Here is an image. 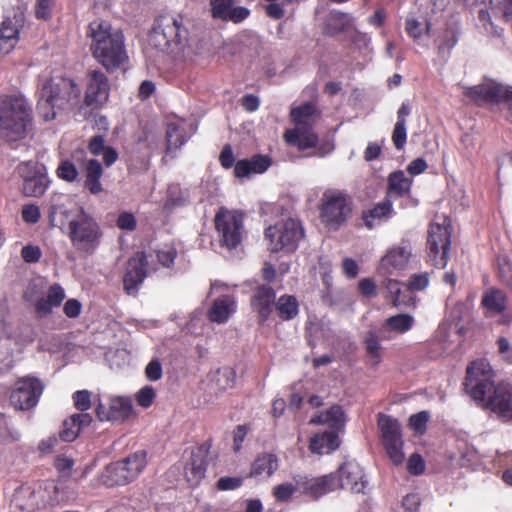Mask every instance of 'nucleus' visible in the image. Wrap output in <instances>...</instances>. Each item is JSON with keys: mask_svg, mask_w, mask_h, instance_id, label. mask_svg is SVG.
<instances>
[{"mask_svg": "<svg viewBox=\"0 0 512 512\" xmlns=\"http://www.w3.org/2000/svg\"><path fill=\"white\" fill-rule=\"evenodd\" d=\"M499 277L503 283L512 287V263L507 258H498Z\"/></svg>", "mask_w": 512, "mask_h": 512, "instance_id": "58", "label": "nucleus"}, {"mask_svg": "<svg viewBox=\"0 0 512 512\" xmlns=\"http://www.w3.org/2000/svg\"><path fill=\"white\" fill-rule=\"evenodd\" d=\"M271 165L272 159L270 156L255 154L249 159L238 160L234 167V175L237 178H245L252 174H262Z\"/></svg>", "mask_w": 512, "mask_h": 512, "instance_id": "25", "label": "nucleus"}, {"mask_svg": "<svg viewBox=\"0 0 512 512\" xmlns=\"http://www.w3.org/2000/svg\"><path fill=\"white\" fill-rule=\"evenodd\" d=\"M10 506L14 511L32 512L37 506L34 491L29 486L18 487L12 495Z\"/></svg>", "mask_w": 512, "mask_h": 512, "instance_id": "34", "label": "nucleus"}, {"mask_svg": "<svg viewBox=\"0 0 512 512\" xmlns=\"http://www.w3.org/2000/svg\"><path fill=\"white\" fill-rule=\"evenodd\" d=\"M53 4V0H37L35 5L36 18L48 20L52 15Z\"/></svg>", "mask_w": 512, "mask_h": 512, "instance_id": "63", "label": "nucleus"}, {"mask_svg": "<svg viewBox=\"0 0 512 512\" xmlns=\"http://www.w3.org/2000/svg\"><path fill=\"white\" fill-rule=\"evenodd\" d=\"M80 431V428L75 423L74 425H71L69 423L68 418L63 422L62 429L59 433V437L61 440L65 442H72L78 437Z\"/></svg>", "mask_w": 512, "mask_h": 512, "instance_id": "60", "label": "nucleus"}, {"mask_svg": "<svg viewBox=\"0 0 512 512\" xmlns=\"http://www.w3.org/2000/svg\"><path fill=\"white\" fill-rule=\"evenodd\" d=\"M481 304L488 313L500 314L506 310L507 297L503 291L492 288L483 294Z\"/></svg>", "mask_w": 512, "mask_h": 512, "instance_id": "40", "label": "nucleus"}, {"mask_svg": "<svg viewBox=\"0 0 512 512\" xmlns=\"http://www.w3.org/2000/svg\"><path fill=\"white\" fill-rule=\"evenodd\" d=\"M38 90L37 110L45 121L55 119L58 112L74 109L81 97L80 86L62 75L40 79Z\"/></svg>", "mask_w": 512, "mask_h": 512, "instance_id": "3", "label": "nucleus"}, {"mask_svg": "<svg viewBox=\"0 0 512 512\" xmlns=\"http://www.w3.org/2000/svg\"><path fill=\"white\" fill-rule=\"evenodd\" d=\"M87 149L95 157L102 155L106 167L112 166L119 158L116 149L106 145L104 135L92 136L88 141Z\"/></svg>", "mask_w": 512, "mask_h": 512, "instance_id": "29", "label": "nucleus"}, {"mask_svg": "<svg viewBox=\"0 0 512 512\" xmlns=\"http://www.w3.org/2000/svg\"><path fill=\"white\" fill-rule=\"evenodd\" d=\"M305 237L304 224L295 217L282 218L264 230V238L271 253H294Z\"/></svg>", "mask_w": 512, "mask_h": 512, "instance_id": "7", "label": "nucleus"}, {"mask_svg": "<svg viewBox=\"0 0 512 512\" xmlns=\"http://www.w3.org/2000/svg\"><path fill=\"white\" fill-rule=\"evenodd\" d=\"M411 256V250L407 247L397 246L390 249L381 260L383 268L404 269Z\"/></svg>", "mask_w": 512, "mask_h": 512, "instance_id": "39", "label": "nucleus"}, {"mask_svg": "<svg viewBox=\"0 0 512 512\" xmlns=\"http://www.w3.org/2000/svg\"><path fill=\"white\" fill-rule=\"evenodd\" d=\"M167 151L180 148L186 142L185 130L175 123H169L166 130Z\"/></svg>", "mask_w": 512, "mask_h": 512, "instance_id": "47", "label": "nucleus"}, {"mask_svg": "<svg viewBox=\"0 0 512 512\" xmlns=\"http://www.w3.org/2000/svg\"><path fill=\"white\" fill-rule=\"evenodd\" d=\"M378 427L381 433L382 444L395 465L403 463V440L401 425L399 421L389 415L380 413L378 415Z\"/></svg>", "mask_w": 512, "mask_h": 512, "instance_id": "13", "label": "nucleus"}, {"mask_svg": "<svg viewBox=\"0 0 512 512\" xmlns=\"http://www.w3.org/2000/svg\"><path fill=\"white\" fill-rule=\"evenodd\" d=\"M57 176L67 182H73L78 178L79 172L76 166L69 160L62 161L57 168Z\"/></svg>", "mask_w": 512, "mask_h": 512, "instance_id": "53", "label": "nucleus"}, {"mask_svg": "<svg viewBox=\"0 0 512 512\" xmlns=\"http://www.w3.org/2000/svg\"><path fill=\"white\" fill-rule=\"evenodd\" d=\"M72 200L64 194H54L50 198L48 219L50 226L57 227L60 230L68 229L71 220L76 214H73L71 208Z\"/></svg>", "mask_w": 512, "mask_h": 512, "instance_id": "20", "label": "nucleus"}, {"mask_svg": "<svg viewBox=\"0 0 512 512\" xmlns=\"http://www.w3.org/2000/svg\"><path fill=\"white\" fill-rule=\"evenodd\" d=\"M245 214L240 210H229L220 207L214 218L219 243L229 250L238 247L244 235Z\"/></svg>", "mask_w": 512, "mask_h": 512, "instance_id": "10", "label": "nucleus"}, {"mask_svg": "<svg viewBox=\"0 0 512 512\" xmlns=\"http://www.w3.org/2000/svg\"><path fill=\"white\" fill-rule=\"evenodd\" d=\"M149 270L155 271L157 268L149 266L148 256L144 251H137L130 257L123 276V289L125 293L136 296Z\"/></svg>", "mask_w": 512, "mask_h": 512, "instance_id": "16", "label": "nucleus"}, {"mask_svg": "<svg viewBox=\"0 0 512 512\" xmlns=\"http://www.w3.org/2000/svg\"><path fill=\"white\" fill-rule=\"evenodd\" d=\"M334 473L339 483L337 489H348L353 493L364 492L367 481L364 471L358 463L346 461Z\"/></svg>", "mask_w": 512, "mask_h": 512, "instance_id": "19", "label": "nucleus"}, {"mask_svg": "<svg viewBox=\"0 0 512 512\" xmlns=\"http://www.w3.org/2000/svg\"><path fill=\"white\" fill-rule=\"evenodd\" d=\"M452 228L450 224L431 223L427 235L428 261L436 268H445L451 246Z\"/></svg>", "mask_w": 512, "mask_h": 512, "instance_id": "11", "label": "nucleus"}, {"mask_svg": "<svg viewBox=\"0 0 512 512\" xmlns=\"http://www.w3.org/2000/svg\"><path fill=\"white\" fill-rule=\"evenodd\" d=\"M65 297L63 287L58 283H54L48 288L47 295L35 302V312L38 316L45 317L52 313L53 308L59 307Z\"/></svg>", "mask_w": 512, "mask_h": 512, "instance_id": "27", "label": "nucleus"}, {"mask_svg": "<svg viewBox=\"0 0 512 512\" xmlns=\"http://www.w3.org/2000/svg\"><path fill=\"white\" fill-rule=\"evenodd\" d=\"M432 24L429 20L419 21L414 17L405 20V31L413 40H419L424 35H429Z\"/></svg>", "mask_w": 512, "mask_h": 512, "instance_id": "45", "label": "nucleus"}, {"mask_svg": "<svg viewBox=\"0 0 512 512\" xmlns=\"http://www.w3.org/2000/svg\"><path fill=\"white\" fill-rule=\"evenodd\" d=\"M412 180L407 178L402 170L392 172L388 177V188L385 197L399 198L409 194Z\"/></svg>", "mask_w": 512, "mask_h": 512, "instance_id": "38", "label": "nucleus"}, {"mask_svg": "<svg viewBox=\"0 0 512 512\" xmlns=\"http://www.w3.org/2000/svg\"><path fill=\"white\" fill-rule=\"evenodd\" d=\"M189 31L183 16L164 14L159 16L148 36L151 46L162 52L180 51L188 41Z\"/></svg>", "mask_w": 512, "mask_h": 512, "instance_id": "6", "label": "nucleus"}, {"mask_svg": "<svg viewBox=\"0 0 512 512\" xmlns=\"http://www.w3.org/2000/svg\"><path fill=\"white\" fill-rule=\"evenodd\" d=\"M33 128V109L21 95L0 97V137L7 142L25 139Z\"/></svg>", "mask_w": 512, "mask_h": 512, "instance_id": "4", "label": "nucleus"}, {"mask_svg": "<svg viewBox=\"0 0 512 512\" xmlns=\"http://www.w3.org/2000/svg\"><path fill=\"white\" fill-rule=\"evenodd\" d=\"M429 417L427 411H420L410 416L408 425L416 434L422 435L426 431Z\"/></svg>", "mask_w": 512, "mask_h": 512, "instance_id": "51", "label": "nucleus"}, {"mask_svg": "<svg viewBox=\"0 0 512 512\" xmlns=\"http://www.w3.org/2000/svg\"><path fill=\"white\" fill-rule=\"evenodd\" d=\"M19 40V25L6 18L0 26V53L7 54L14 49Z\"/></svg>", "mask_w": 512, "mask_h": 512, "instance_id": "33", "label": "nucleus"}, {"mask_svg": "<svg viewBox=\"0 0 512 512\" xmlns=\"http://www.w3.org/2000/svg\"><path fill=\"white\" fill-rule=\"evenodd\" d=\"M155 399V391L151 386H144L141 388L137 395V404L143 408H149Z\"/></svg>", "mask_w": 512, "mask_h": 512, "instance_id": "59", "label": "nucleus"}, {"mask_svg": "<svg viewBox=\"0 0 512 512\" xmlns=\"http://www.w3.org/2000/svg\"><path fill=\"white\" fill-rule=\"evenodd\" d=\"M494 378L486 359L474 360L466 368L463 389L481 408L512 419V386L504 382L495 384Z\"/></svg>", "mask_w": 512, "mask_h": 512, "instance_id": "1", "label": "nucleus"}, {"mask_svg": "<svg viewBox=\"0 0 512 512\" xmlns=\"http://www.w3.org/2000/svg\"><path fill=\"white\" fill-rule=\"evenodd\" d=\"M278 458L272 453H262L252 463L249 476H259L266 474L268 477L272 476L278 469Z\"/></svg>", "mask_w": 512, "mask_h": 512, "instance_id": "41", "label": "nucleus"}, {"mask_svg": "<svg viewBox=\"0 0 512 512\" xmlns=\"http://www.w3.org/2000/svg\"><path fill=\"white\" fill-rule=\"evenodd\" d=\"M299 493L316 501L322 496L337 490L339 485L335 473L319 477L297 476Z\"/></svg>", "mask_w": 512, "mask_h": 512, "instance_id": "18", "label": "nucleus"}, {"mask_svg": "<svg viewBox=\"0 0 512 512\" xmlns=\"http://www.w3.org/2000/svg\"><path fill=\"white\" fill-rule=\"evenodd\" d=\"M42 255L41 249L38 246L26 245L21 250V257L26 263H36L40 260Z\"/></svg>", "mask_w": 512, "mask_h": 512, "instance_id": "64", "label": "nucleus"}, {"mask_svg": "<svg viewBox=\"0 0 512 512\" xmlns=\"http://www.w3.org/2000/svg\"><path fill=\"white\" fill-rule=\"evenodd\" d=\"M67 235L76 250L92 254L100 245L103 232L98 222L79 207L70 222Z\"/></svg>", "mask_w": 512, "mask_h": 512, "instance_id": "8", "label": "nucleus"}, {"mask_svg": "<svg viewBox=\"0 0 512 512\" xmlns=\"http://www.w3.org/2000/svg\"><path fill=\"white\" fill-rule=\"evenodd\" d=\"M233 3L234 0H210L212 18L237 24L249 17V9L243 6L233 7Z\"/></svg>", "mask_w": 512, "mask_h": 512, "instance_id": "22", "label": "nucleus"}, {"mask_svg": "<svg viewBox=\"0 0 512 512\" xmlns=\"http://www.w3.org/2000/svg\"><path fill=\"white\" fill-rule=\"evenodd\" d=\"M75 408L85 412L91 408V393L88 390H78L72 394Z\"/></svg>", "mask_w": 512, "mask_h": 512, "instance_id": "54", "label": "nucleus"}, {"mask_svg": "<svg viewBox=\"0 0 512 512\" xmlns=\"http://www.w3.org/2000/svg\"><path fill=\"white\" fill-rule=\"evenodd\" d=\"M296 492H299L298 478L294 477V482H286L275 486L272 494L277 502H286L290 500L292 495Z\"/></svg>", "mask_w": 512, "mask_h": 512, "instance_id": "48", "label": "nucleus"}, {"mask_svg": "<svg viewBox=\"0 0 512 512\" xmlns=\"http://www.w3.org/2000/svg\"><path fill=\"white\" fill-rule=\"evenodd\" d=\"M82 171L84 174V188L94 195L101 193L103 190L101 178L104 173L102 164L96 158L85 160Z\"/></svg>", "mask_w": 512, "mask_h": 512, "instance_id": "26", "label": "nucleus"}, {"mask_svg": "<svg viewBox=\"0 0 512 512\" xmlns=\"http://www.w3.org/2000/svg\"><path fill=\"white\" fill-rule=\"evenodd\" d=\"M87 36L91 39L92 56L108 72L118 70L128 60L124 35L109 21L93 20L88 26Z\"/></svg>", "mask_w": 512, "mask_h": 512, "instance_id": "2", "label": "nucleus"}, {"mask_svg": "<svg viewBox=\"0 0 512 512\" xmlns=\"http://www.w3.org/2000/svg\"><path fill=\"white\" fill-rule=\"evenodd\" d=\"M188 203L187 197L184 195L179 184H171L167 189V197L163 205V209L171 213L177 208L186 206Z\"/></svg>", "mask_w": 512, "mask_h": 512, "instance_id": "44", "label": "nucleus"}, {"mask_svg": "<svg viewBox=\"0 0 512 512\" xmlns=\"http://www.w3.org/2000/svg\"><path fill=\"white\" fill-rule=\"evenodd\" d=\"M464 96L477 106H483L484 104H506V118L512 123V90L503 89L497 83H483L467 87L464 91Z\"/></svg>", "mask_w": 512, "mask_h": 512, "instance_id": "12", "label": "nucleus"}, {"mask_svg": "<svg viewBox=\"0 0 512 512\" xmlns=\"http://www.w3.org/2000/svg\"><path fill=\"white\" fill-rule=\"evenodd\" d=\"M17 169L23 179V194L27 197H41L49 186L46 167L36 161H26L20 163Z\"/></svg>", "mask_w": 512, "mask_h": 512, "instance_id": "14", "label": "nucleus"}, {"mask_svg": "<svg viewBox=\"0 0 512 512\" xmlns=\"http://www.w3.org/2000/svg\"><path fill=\"white\" fill-rule=\"evenodd\" d=\"M363 346L365 349V363L371 368H378L382 362V346L380 338L375 331H368L363 337Z\"/></svg>", "mask_w": 512, "mask_h": 512, "instance_id": "30", "label": "nucleus"}, {"mask_svg": "<svg viewBox=\"0 0 512 512\" xmlns=\"http://www.w3.org/2000/svg\"><path fill=\"white\" fill-rule=\"evenodd\" d=\"M147 453L144 450L136 451L133 454H130L126 458L117 461L123 470L130 482L134 481L138 476L142 473L144 468L147 465Z\"/></svg>", "mask_w": 512, "mask_h": 512, "instance_id": "35", "label": "nucleus"}, {"mask_svg": "<svg viewBox=\"0 0 512 512\" xmlns=\"http://www.w3.org/2000/svg\"><path fill=\"white\" fill-rule=\"evenodd\" d=\"M236 302L230 295L217 298L208 312L209 320L215 323H224L235 312Z\"/></svg>", "mask_w": 512, "mask_h": 512, "instance_id": "31", "label": "nucleus"}, {"mask_svg": "<svg viewBox=\"0 0 512 512\" xmlns=\"http://www.w3.org/2000/svg\"><path fill=\"white\" fill-rule=\"evenodd\" d=\"M413 323L414 318L411 315L397 314L387 318L383 327L402 334L409 331L412 328Z\"/></svg>", "mask_w": 512, "mask_h": 512, "instance_id": "46", "label": "nucleus"}, {"mask_svg": "<svg viewBox=\"0 0 512 512\" xmlns=\"http://www.w3.org/2000/svg\"><path fill=\"white\" fill-rule=\"evenodd\" d=\"M73 466L74 461L65 456H57L54 460V467L58 471L59 476L65 480L70 477Z\"/></svg>", "mask_w": 512, "mask_h": 512, "instance_id": "55", "label": "nucleus"}, {"mask_svg": "<svg viewBox=\"0 0 512 512\" xmlns=\"http://www.w3.org/2000/svg\"><path fill=\"white\" fill-rule=\"evenodd\" d=\"M208 450L199 447L192 451L189 461L184 467V473L187 481L193 485H198L205 477L208 466Z\"/></svg>", "mask_w": 512, "mask_h": 512, "instance_id": "23", "label": "nucleus"}, {"mask_svg": "<svg viewBox=\"0 0 512 512\" xmlns=\"http://www.w3.org/2000/svg\"><path fill=\"white\" fill-rule=\"evenodd\" d=\"M22 219L25 223L35 224L40 220L41 213L37 205H24L21 211Z\"/></svg>", "mask_w": 512, "mask_h": 512, "instance_id": "61", "label": "nucleus"}, {"mask_svg": "<svg viewBox=\"0 0 512 512\" xmlns=\"http://www.w3.org/2000/svg\"><path fill=\"white\" fill-rule=\"evenodd\" d=\"M243 484L242 477H221L216 483V488L220 491L235 490Z\"/></svg>", "mask_w": 512, "mask_h": 512, "instance_id": "62", "label": "nucleus"}, {"mask_svg": "<svg viewBox=\"0 0 512 512\" xmlns=\"http://www.w3.org/2000/svg\"><path fill=\"white\" fill-rule=\"evenodd\" d=\"M274 311L281 321L293 320L299 314V301L294 295L283 294L276 298Z\"/></svg>", "mask_w": 512, "mask_h": 512, "instance_id": "36", "label": "nucleus"}, {"mask_svg": "<svg viewBox=\"0 0 512 512\" xmlns=\"http://www.w3.org/2000/svg\"><path fill=\"white\" fill-rule=\"evenodd\" d=\"M401 286L402 283L395 279H387L385 282V287L395 307L408 306L413 302V297L407 292V288L405 287V290H402Z\"/></svg>", "mask_w": 512, "mask_h": 512, "instance_id": "42", "label": "nucleus"}, {"mask_svg": "<svg viewBox=\"0 0 512 512\" xmlns=\"http://www.w3.org/2000/svg\"><path fill=\"white\" fill-rule=\"evenodd\" d=\"M320 117V112L313 102H305L290 111L291 121L295 127L284 133L285 141L292 146H296L300 151L314 148L318 144V135L314 132Z\"/></svg>", "mask_w": 512, "mask_h": 512, "instance_id": "5", "label": "nucleus"}, {"mask_svg": "<svg viewBox=\"0 0 512 512\" xmlns=\"http://www.w3.org/2000/svg\"><path fill=\"white\" fill-rule=\"evenodd\" d=\"M177 257V251L175 248L170 247L165 250L156 251V258L158 263L165 268H170L174 265Z\"/></svg>", "mask_w": 512, "mask_h": 512, "instance_id": "57", "label": "nucleus"}, {"mask_svg": "<svg viewBox=\"0 0 512 512\" xmlns=\"http://www.w3.org/2000/svg\"><path fill=\"white\" fill-rule=\"evenodd\" d=\"M43 389L42 382L36 377L20 378L10 393V403L15 409L29 410L37 405Z\"/></svg>", "mask_w": 512, "mask_h": 512, "instance_id": "15", "label": "nucleus"}, {"mask_svg": "<svg viewBox=\"0 0 512 512\" xmlns=\"http://www.w3.org/2000/svg\"><path fill=\"white\" fill-rule=\"evenodd\" d=\"M395 215L393 202L390 197L375 204L372 208L362 211L361 218L367 229L372 230L383 221H388Z\"/></svg>", "mask_w": 512, "mask_h": 512, "instance_id": "24", "label": "nucleus"}, {"mask_svg": "<svg viewBox=\"0 0 512 512\" xmlns=\"http://www.w3.org/2000/svg\"><path fill=\"white\" fill-rule=\"evenodd\" d=\"M311 424L328 425L331 431H339L345 424V413L340 405H333L310 420Z\"/></svg>", "mask_w": 512, "mask_h": 512, "instance_id": "32", "label": "nucleus"}, {"mask_svg": "<svg viewBox=\"0 0 512 512\" xmlns=\"http://www.w3.org/2000/svg\"><path fill=\"white\" fill-rule=\"evenodd\" d=\"M109 80L100 70H93L88 74V83L84 102L87 106H101L109 97Z\"/></svg>", "mask_w": 512, "mask_h": 512, "instance_id": "21", "label": "nucleus"}, {"mask_svg": "<svg viewBox=\"0 0 512 512\" xmlns=\"http://www.w3.org/2000/svg\"><path fill=\"white\" fill-rule=\"evenodd\" d=\"M276 291L269 284H257L251 291L250 309L259 325L265 324L274 312Z\"/></svg>", "mask_w": 512, "mask_h": 512, "instance_id": "17", "label": "nucleus"}, {"mask_svg": "<svg viewBox=\"0 0 512 512\" xmlns=\"http://www.w3.org/2000/svg\"><path fill=\"white\" fill-rule=\"evenodd\" d=\"M407 141L406 124L395 123L392 133V142L397 150H402Z\"/></svg>", "mask_w": 512, "mask_h": 512, "instance_id": "56", "label": "nucleus"}, {"mask_svg": "<svg viewBox=\"0 0 512 512\" xmlns=\"http://www.w3.org/2000/svg\"><path fill=\"white\" fill-rule=\"evenodd\" d=\"M99 481L106 487L123 486L130 483L128 476L117 461L103 469L99 475Z\"/></svg>", "mask_w": 512, "mask_h": 512, "instance_id": "37", "label": "nucleus"}, {"mask_svg": "<svg viewBox=\"0 0 512 512\" xmlns=\"http://www.w3.org/2000/svg\"><path fill=\"white\" fill-rule=\"evenodd\" d=\"M437 49L439 54L449 53L457 44L458 37L454 30L447 28L437 40Z\"/></svg>", "mask_w": 512, "mask_h": 512, "instance_id": "49", "label": "nucleus"}, {"mask_svg": "<svg viewBox=\"0 0 512 512\" xmlns=\"http://www.w3.org/2000/svg\"><path fill=\"white\" fill-rule=\"evenodd\" d=\"M341 440L337 431L326 430L315 434L309 441V449L314 454H329L340 447Z\"/></svg>", "mask_w": 512, "mask_h": 512, "instance_id": "28", "label": "nucleus"}, {"mask_svg": "<svg viewBox=\"0 0 512 512\" xmlns=\"http://www.w3.org/2000/svg\"><path fill=\"white\" fill-rule=\"evenodd\" d=\"M109 411L111 421H123L131 416L133 406L128 398L114 397L110 400Z\"/></svg>", "mask_w": 512, "mask_h": 512, "instance_id": "43", "label": "nucleus"}, {"mask_svg": "<svg viewBox=\"0 0 512 512\" xmlns=\"http://www.w3.org/2000/svg\"><path fill=\"white\" fill-rule=\"evenodd\" d=\"M351 197L339 189H327L323 192L319 205L320 220L329 230L337 231L352 216Z\"/></svg>", "mask_w": 512, "mask_h": 512, "instance_id": "9", "label": "nucleus"}, {"mask_svg": "<svg viewBox=\"0 0 512 512\" xmlns=\"http://www.w3.org/2000/svg\"><path fill=\"white\" fill-rule=\"evenodd\" d=\"M18 439L19 434L10 428L7 417L0 413V444H10Z\"/></svg>", "mask_w": 512, "mask_h": 512, "instance_id": "52", "label": "nucleus"}, {"mask_svg": "<svg viewBox=\"0 0 512 512\" xmlns=\"http://www.w3.org/2000/svg\"><path fill=\"white\" fill-rule=\"evenodd\" d=\"M429 281L430 274L428 272L413 274L406 284L407 292L411 294L412 292L422 291L428 286Z\"/></svg>", "mask_w": 512, "mask_h": 512, "instance_id": "50", "label": "nucleus"}]
</instances>
